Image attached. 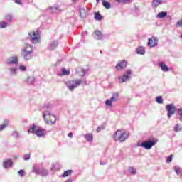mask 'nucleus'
Returning <instances> with one entry per match:
<instances>
[{
  "instance_id": "bb28decb",
  "label": "nucleus",
  "mask_w": 182,
  "mask_h": 182,
  "mask_svg": "<svg viewBox=\"0 0 182 182\" xmlns=\"http://www.w3.org/2000/svg\"><path fill=\"white\" fill-rule=\"evenodd\" d=\"M38 129V127L35 124H33L32 127H29L28 132V133H35L36 130Z\"/></svg>"
},
{
  "instance_id": "9d476101",
  "label": "nucleus",
  "mask_w": 182,
  "mask_h": 182,
  "mask_svg": "<svg viewBox=\"0 0 182 182\" xmlns=\"http://www.w3.org/2000/svg\"><path fill=\"white\" fill-rule=\"evenodd\" d=\"M168 113H167V116L168 119L171 118V116H173V114H174L176 113V106L174 105V104H168L166 105V107Z\"/></svg>"
},
{
  "instance_id": "20e7f679",
  "label": "nucleus",
  "mask_w": 182,
  "mask_h": 182,
  "mask_svg": "<svg viewBox=\"0 0 182 182\" xmlns=\"http://www.w3.org/2000/svg\"><path fill=\"white\" fill-rule=\"evenodd\" d=\"M82 84V80H69L66 82V86L68 87L70 92H73L77 86H80Z\"/></svg>"
},
{
  "instance_id": "a18cd8bd",
  "label": "nucleus",
  "mask_w": 182,
  "mask_h": 182,
  "mask_svg": "<svg viewBox=\"0 0 182 182\" xmlns=\"http://www.w3.org/2000/svg\"><path fill=\"white\" fill-rule=\"evenodd\" d=\"M18 174H19L21 177H23L25 176V171L21 169L18 172Z\"/></svg>"
},
{
  "instance_id": "3c124183",
  "label": "nucleus",
  "mask_w": 182,
  "mask_h": 182,
  "mask_svg": "<svg viewBox=\"0 0 182 182\" xmlns=\"http://www.w3.org/2000/svg\"><path fill=\"white\" fill-rule=\"evenodd\" d=\"M81 72H82V74L81 75L82 77H85V75H86V74L85 73V69L82 68V70H81Z\"/></svg>"
},
{
  "instance_id": "c85d7f7f",
  "label": "nucleus",
  "mask_w": 182,
  "mask_h": 182,
  "mask_svg": "<svg viewBox=\"0 0 182 182\" xmlns=\"http://www.w3.org/2000/svg\"><path fill=\"white\" fill-rule=\"evenodd\" d=\"M72 173H73V170H67L65 171H64V173L62 174V177L65 178V177H69V176H70V174H72Z\"/></svg>"
},
{
  "instance_id": "052dcab7",
  "label": "nucleus",
  "mask_w": 182,
  "mask_h": 182,
  "mask_svg": "<svg viewBox=\"0 0 182 182\" xmlns=\"http://www.w3.org/2000/svg\"><path fill=\"white\" fill-rule=\"evenodd\" d=\"M86 1H87V0H84L85 2H86Z\"/></svg>"
},
{
  "instance_id": "7ed1b4c3",
  "label": "nucleus",
  "mask_w": 182,
  "mask_h": 182,
  "mask_svg": "<svg viewBox=\"0 0 182 182\" xmlns=\"http://www.w3.org/2000/svg\"><path fill=\"white\" fill-rule=\"evenodd\" d=\"M157 144V140L154 138L149 139L146 141H144L141 142V144L139 145V147H143L144 149H146V150H150L153 146H156Z\"/></svg>"
},
{
  "instance_id": "13d9d810",
  "label": "nucleus",
  "mask_w": 182,
  "mask_h": 182,
  "mask_svg": "<svg viewBox=\"0 0 182 182\" xmlns=\"http://www.w3.org/2000/svg\"><path fill=\"white\" fill-rule=\"evenodd\" d=\"M84 33L85 35H87V31H85Z\"/></svg>"
},
{
  "instance_id": "cd10ccee",
  "label": "nucleus",
  "mask_w": 182,
  "mask_h": 182,
  "mask_svg": "<svg viewBox=\"0 0 182 182\" xmlns=\"http://www.w3.org/2000/svg\"><path fill=\"white\" fill-rule=\"evenodd\" d=\"M102 5L106 9H110L112 8V5L109 1H106L105 0H102Z\"/></svg>"
},
{
  "instance_id": "49530a36",
  "label": "nucleus",
  "mask_w": 182,
  "mask_h": 182,
  "mask_svg": "<svg viewBox=\"0 0 182 182\" xmlns=\"http://www.w3.org/2000/svg\"><path fill=\"white\" fill-rule=\"evenodd\" d=\"M53 117L54 118V121H52V119H50V122L51 123V124H55V123H56V117L55 115H53Z\"/></svg>"
},
{
  "instance_id": "4468645a",
  "label": "nucleus",
  "mask_w": 182,
  "mask_h": 182,
  "mask_svg": "<svg viewBox=\"0 0 182 182\" xmlns=\"http://www.w3.org/2000/svg\"><path fill=\"white\" fill-rule=\"evenodd\" d=\"M10 73V76H16L18 75V66H13L7 68Z\"/></svg>"
},
{
  "instance_id": "8fccbe9b",
  "label": "nucleus",
  "mask_w": 182,
  "mask_h": 182,
  "mask_svg": "<svg viewBox=\"0 0 182 182\" xmlns=\"http://www.w3.org/2000/svg\"><path fill=\"white\" fill-rule=\"evenodd\" d=\"M103 129H105V127H98L97 128V133H99V132H100L101 130H103Z\"/></svg>"
},
{
  "instance_id": "f3484780",
  "label": "nucleus",
  "mask_w": 182,
  "mask_h": 182,
  "mask_svg": "<svg viewBox=\"0 0 182 182\" xmlns=\"http://www.w3.org/2000/svg\"><path fill=\"white\" fill-rule=\"evenodd\" d=\"M58 46H59V41H58V40L53 41L49 44L48 49L49 50H55V49H56V48H58Z\"/></svg>"
},
{
  "instance_id": "6e6552de",
  "label": "nucleus",
  "mask_w": 182,
  "mask_h": 182,
  "mask_svg": "<svg viewBox=\"0 0 182 182\" xmlns=\"http://www.w3.org/2000/svg\"><path fill=\"white\" fill-rule=\"evenodd\" d=\"M114 102H119V92L113 93L112 97L105 101V105L108 107H112L113 106L112 103H114Z\"/></svg>"
},
{
  "instance_id": "bf43d9fd",
  "label": "nucleus",
  "mask_w": 182,
  "mask_h": 182,
  "mask_svg": "<svg viewBox=\"0 0 182 182\" xmlns=\"http://www.w3.org/2000/svg\"><path fill=\"white\" fill-rule=\"evenodd\" d=\"M180 38H181V39H182V34H181V36H180Z\"/></svg>"
},
{
  "instance_id": "e433bc0d",
  "label": "nucleus",
  "mask_w": 182,
  "mask_h": 182,
  "mask_svg": "<svg viewBox=\"0 0 182 182\" xmlns=\"http://www.w3.org/2000/svg\"><path fill=\"white\" fill-rule=\"evenodd\" d=\"M118 4H129L131 0H115Z\"/></svg>"
},
{
  "instance_id": "b1692460",
  "label": "nucleus",
  "mask_w": 182,
  "mask_h": 182,
  "mask_svg": "<svg viewBox=\"0 0 182 182\" xmlns=\"http://www.w3.org/2000/svg\"><path fill=\"white\" fill-rule=\"evenodd\" d=\"M14 18V15L11 14H7L4 16V19L6 22H12V19Z\"/></svg>"
},
{
  "instance_id": "c756f323",
  "label": "nucleus",
  "mask_w": 182,
  "mask_h": 182,
  "mask_svg": "<svg viewBox=\"0 0 182 182\" xmlns=\"http://www.w3.org/2000/svg\"><path fill=\"white\" fill-rule=\"evenodd\" d=\"M9 26V23L5 21H0V29H5V28H8Z\"/></svg>"
},
{
  "instance_id": "79ce46f5",
  "label": "nucleus",
  "mask_w": 182,
  "mask_h": 182,
  "mask_svg": "<svg viewBox=\"0 0 182 182\" xmlns=\"http://www.w3.org/2000/svg\"><path fill=\"white\" fill-rule=\"evenodd\" d=\"M19 70H21V72H26V66L25 65H20L18 67Z\"/></svg>"
},
{
  "instance_id": "2eb2a0df",
  "label": "nucleus",
  "mask_w": 182,
  "mask_h": 182,
  "mask_svg": "<svg viewBox=\"0 0 182 182\" xmlns=\"http://www.w3.org/2000/svg\"><path fill=\"white\" fill-rule=\"evenodd\" d=\"M35 134L38 137H43V136H45V134H46V129L37 127V129L35 132Z\"/></svg>"
},
{
  "instance_id": "f03ea898",
  "label": "nucleus",
  "mask_w": 182,
  "mask_h": 182,
  "mask_svg": "<svg viewBox=\"0 0 182 182\" xmlns=\"http://www.w3.org/2000/svg\"><path fill=\"white\" fill-rule=\"evenodd\" d=\"M113 138L115 141L123 143V141H125L127 139L129 138V134L125 132H122V129H118L114 134Z\"/></svg>"
},
{
  "instance_id": "aec40b11",
  "label": "nucleus",
  "mask_w": 182,
  "mask_h": 182,
  "mask_svg": "<svg viewBox=\"0 0 182 182\" xmlns=\"http://www.w3.org/2000/svg\"><path fill=\"white\" fill-rule=\"evenodd\" d=\"M163 4V0H153L152 8H157L159 5Z\"/></svg>"
},
{
  "instance_id": "423d86ee",
  "label": "nucleus",
  "mask_w": 182,
  "mask_h": 182,
  "mask_svg": "<svg viewBox=\"0 0 182 182\" xmlns=\"http://www.w3.org/2000/svg\"><path fill=\"white\" fill-rule=\"evenodd\" d=\"M28 36H30V39L33 43H39V40L41 39V36H39V31H31L28 33Z\"/></svg>"
},
{
  "instance_id": "4c0bfd02",
  "label": "nucleus",
  "mask_w": 182,
  "mask_h": 182,
  "mask_svg": "<svg viewBox=\"0 0 182 182\" xmlns=\"http://www.w3.org/2000/svg\"><path fill=\"white\" fill-rule=\"evenodd\" d=\"M178 114H179V120L182 122V108L178 109Z\"/></svg>"
},
{
  "instance_id": "1a4fd4ad",
  "label": "nucleus",
  "mask_w": 182,
  "mask_h": 182,
  "mask_svg": "<svg viewBox=\"0 0 182 182\" xmlns=\"http://www.w3.org/2000/svg\"><path fill=\"white\" fill-rule=\"evenodd\" d=\"M5 63L9 66H12V65H18V63H19V58H18V55L11 56L5 60Z\"/></svg>"
},
{
  "instance_id": "ddd939ff",
  "label": "nucleus",
  "mask_w": 182,
  "mask_h": 182,
  "mask_svg": "<svg viewBox=\"0 0 182 182\" xmlns=\"http://www.w3.org/2000/svg\"><path fill=\"white\" fill-rule=\"evenodd\" d=\"M159 40L157 39V38L153 37L149 39L148 46H150V48H154L155 46H157Z\"/></svg>"
},
{
  "instance_id": "4d7b16f0",
  "label": "nucleus",
  "mask_w": 182,
  "mask_h": 182,
  "mask_svg": "<svg viewBox=\"0 0 182 182\" xmlns=\"http://www.w3.org/2000/svg\"><path fill=\"white\" fill-rule=\"evenodd\" d=\"M100 0H96V1H97V4H99V1H100Z\"/></svg>"
},
{
  "instance_id": "37998d69",
  "label": "nucleus",
  "mask_w": 182,
  "mask_h": 182,
  "mask_svg": "<svg viewBox=\"0 0 182 182\" xmlns=\"http://www.w3.org/2000/svg\"><path fill=\"white\" fill-rule=\"evenodd\" d=\"M8 126V124L4 123L3 124L0 125V132H2L3 130L5 129V128Z\"/></svg>"
},
{
  "instance_id": "5701e85b",
  "label": "nucleus",
  "mask_w": 182,
  "mask_h": 182,
  "mask_svg": "<svg viewBox=\"0 0 182 182\" xmlns=\"http://www.w3.org/2000/svg\"><path fill=\"white\" fill-rule=\"evenodd\" d=\"M136 52L137 55H144V53H146V50L144 47H139L136 48Z\"/></svg>"
},
{
  "instance_id": "864d4df0",
  "label": "nucleus",
  "mask_w": 182,
  "mask_h": 182,
  "mask_svg": "<svg viewBox=\"0 0 182 182\" xmlns=\"http://www.w3.org/2000/svg\"><path fill=\"white\" fill-rule=\"evenodd\" d=\"M81 83H83V85H87V81H86V80H82V82Z\"/></svg>"
},
{
  "instance_id": "f257e3e1",
  "label": "nucleus",
  "mask_w": 182,
  "mask_h": 182,
  "mask_svg": "<svg viewBox=\"0 0 182 182\" xmlns=\"http://www.w3.org/2000/svg\"><path fill=\"white\" fill-rule=\"evenodd\" d=\"M28 48H33V46L31 44H27L26 46H24L21 50V55L23 59V60H31L33 56H35V54L33 53V50L31 49L29 50Z\"/></svg>"
},
{
  "instance_id": "412c9836",
  "label": "nucleus",
  "mask_w": 182,
  "mask_h": 182,
  "mask_svg": "<svg viewBox=\"0 0 182 182\" xmlns=\"http://www.w3.org/2000/svg\"><path fill=\"white\" fill-rule=\"evenodd\" d=\"M94 33L96 36V39H97L98 41H101V39H103V33H102L100 31L97 30L94 32Z\"/></svg>"
},
{
  "instance_id": "f8f14e48",
  "label": "nucleus",
  "mask_w": 182,
  "mask_h": 182,
  "mask_svg": "<svg viewBox=\"0 0 182 182\" xmlns=\"http://www.w3.org/2000/svg\"><path fill=\"white\" fill-rule=\"evenodd\" d=\"M14 164V161L11 159H6L3 161V168L6 170V168H10V167H12Z\"/></svg>"
},
{
  "instance_id": "c9c22d12",
  "label": "nucleus",
  "mask_w": 182,
  "mask_h": 182,
  "mask_svg": "<svg viewBox=\"0 0 182 182\" xmlns=\"http://www.w3.org/2000/svg\"><path fill=\"white\" fill-rule=\"evenodd\" d=\"M163 102H164V100L162 96H157L156 97V102L159 103V105H162Z\"/></svg>"
},
{
  "instance_id": "de8ad7c7",
  "label": "nucleus",
  "mask_w": 182,
  "mask_h": 182,
  "mask_svg": "<svg viewBox=\"0 0 182 182\" xmlns=\"http://www.w3.org/2000/svg\"><path fill=\"white\" fill-rule=\"evenodd\" d=\"M52 107V104H46L44 105L45 109H50Z\"/></svg>"
},
{
  "instance_id": "0eeeda50",
  "label": "nucleus",
  "mask_w": 182,
  "mask_h": 182,
  "mask_svg": "<svg viewBox=\"0 0 182 182\" xmlns=\"http://www.w3.org/2000/svg\"><path fill=\"white\" fill-rule=\"evenodd\" d=\"M133 75V70H127L123 75L119 77V80L120 83H125L127 80H130V77Z\"/></svg>"
},
{
  "instance_id": "a878e982",
  "label": "nucleus",
  "mask_w": 182,
  "mask_h": 182,
  "mask_svg": "<svg viewBox=\"0 0 182 182\" xmlns=\"http://www.w3.org/2000/svg\"><path fill=\"white\" fill-rule=\"evenodd\" d=\"M166 16H167V11H162L157 14L156 18H159V19H163V18H166Z\"/></svg>"
},
{
  "instance_id": "39448f33",
  "label": "nucleus",
  "mask_w": 182,
  "mask_h": 182,
  "mask_svg": "<svg viewBox=\"0 0 182 182\" xmlns=\"http://www.w3.org/2000/svg\"><path fill=\"white\" fill-rule=\"evenodd\" d=\"M33 172L36 173L38 176H42L43 177H45L49 174V171H48V169L40 170L38 164H35L33 166Z\"/></svg>"
},
{
  "instance_id": "4be33fe9",
  "label": "nucleus",
  "mask_w": 182,
  "mask_h": 182,
  "mask_svg": "<svg viewBox=\"0 0 182 182\" xmlns=\"http://www.w3.org/2000/svg\"><path fill=\"white\" fill-rule=\"evenodd\" d=\"M84 137L87 141H90V143H92L93 141V134H86L84 135Z\"/></svg>"
},
{
  "instance_id": "a211bd4d",
  "label": "nucleus",
  "mask_w": 182,
  "mask_h": 182,
  "mask_svg": "<svg viewBox=\"0 0 182 182\" xmlns=\"http://www.w3.org/2000/svg\"><path fill=\"white\" fill-rule=\"evenodd\" d=\"M158 65L159 66V68H161L162 72H169L170 71V68H168V66H167V65H166V63H164L163 62H159L158 63Z\"/></svg>"
},
{
  "instance_id": "6ab92c4d",
  "label": "nucleus",
  "mask_w": 182,
  "mask_h": 182,
  "mask_svg": "<svg viewBox=\"0 0 182 182\" xmlns=\"http://www.w3.org/2000/svg\"><path fill=\"white\" fill-rule=\"evenodd\" d=\"M80 16L82 19H85L87 16V10L85 9V8H80L79 9Z\"/></svg>"
},
{
  "instance_id": "09e8293b",
  "label": "nucleus",
  "mask_w": 182,
  "mask_h": 182,
  "mask_svg": "<svg viewBox=\"0 0 182 182\" xmlns=\"http://www.w3.org/2000/svg\"><path fill=\"white\" fill-rule=\"evenodd\" d=\"M15 4H17L18 5H22V1L21 0H13Z\"/></svg>"
},
{
  "instance_id": "58836bf2",
  "label": "nucleus",
  "mask_w": 182,
  "mask_h": 182,
  "mask_svg": "<svg viewBox=\"0 0 182 182\" xmlns=\"http://www.w3.org/2000/svg\"><path fill=\"white\" fill-rule=\"evenodd\" d=\"M24 161H28V160H31V154H25L23 156Z\"/></svg>"
},
{
  "instance_id": "473e14b6",
  "label": "nucleus",
  "mask_w": 182,
  "mask_h": 182,
  "mask_svg": "<svg viewBox=\"0 0 182 182\" xmlns=\"http://www.w3.org/2000/svg\"><path fill=\"white\" fill-rule=\"evenodd\" d=\"M128 173H129L130 174H132V176H134V174H136V173H137V170L134 168H133V166H130L128 168Z\"/></svg>"
},
{
  "instance_id": "6e6d98bb",
  "label": "nucleus",
  "mask_w": 182,
  "mask_h": 182,
  "mask_svg": "<svg viewBox=\"0 0 182 182\" xmlns=\"http://www.w3.org/2000/svg\"><path fill=\"white\" fill-rule=\"evenodd\" d=\"M100 164H101L102 166H103L105 164L102 163V161H100Z\"/></svg>"
},
{
  "instance_id": "c03bdc74",
  "label": "nucleus",
  "mask_w": 182,
  "mask_h": 182,
  "mask_svg": "<svg viewBox=\"0 0 182 182\" xmlns=\"http://www.w3.org/2000/svg\"><path fill=\"white\" fill-rule=\"evenodd\" d=\"M173 161V155H170L166 158V163H171Z\"/></svg>"
},
{
  "instance_id": "603ef678",
  "label": "nucleus",
  "mask_w": 182,
  "mask_h": 182,
  "mask_svg": "<svg viewBox=\"0 0 182 182\" xmlns=\"http://www.w3.org/2000/svg\"><path fill=\"white\" fill-rule=\"evenodd\" d=\"M68 137H70V139H72V137H73V134L72 132L68 133Z\"/></svg>"
},
{
  "instance_id": "f704fd0d",
  "label": "nucleus",
  "mask_w": 182,
  "mask_h": 182,
  "mask_svg": "<svg viewBox=\"0 0 182 182\" xmlns=\"http://www.w3.org/2000/svg\"><path fill=\"white\" fill-rule=\"evenodd\" d=\"M34 81H35V77L31 76V77H28L26 82L28 85H32V83H33Z\"/></svg>"
},
{
  "instance_id": "a19ab883",
  "label": "nucleus",
  "mask_w": 182,
  "mask_h": 182,
  "mask_svg": "<svg viewBox=\"0 0 182 182\" xmlns=\"http://www.w3.org/2000/svg\"><path fill=\"white\" fill-rule=\"evenodd\" d=\"M174 170H175L176 174H177L178 176H180V174L181 173V171H180V170H181V169H180V166H175V167H174Z\"/></svg>"
},
{
  "instance_id": "72a5a7b5",
  "label": "nucleus",
  "mask_w": 182,
  "mask_h": 182,
  "mask_svg": "<svg viewBox=\"0 0 182 182\" xmlns=\"http://www.w3.org/2000/svg\"><path fill=\"white\" fill-rule=\"evenodd\" d=\"M61 71H62V75H63L64 76H68V75L70 74V70H67L66 68H62Z\"/></svg>"
},
{
  "instance_id": "7c9ffc66",
  "label": "nucleus",
  "mask_w": 182,
  "mask_h": 182,
  "mask_svg": "<svg viewBox=\"0 0 182 182\" xmlns=\"http://www.w3.org/2000/svg\"><path fill=\"white\" fill-rule=\"evenodd\" d=\"M173 130L174 132H176V133H178V132H181L182 130L181 124H176L173 128Z\"/></svg>"
},
{
  "instance_id": "5fc2aeb1",
  "label": "nucleus",
  "mask_w": 182,
  "mask_h": 182,
  "mask_svg": "<svg viewBox=\"0 0 182 182\" xmlns=\"http://www.w3.org/2000/svg\"><path fill=\"white\" fill-rule=\"evenodd\" d=\"M87 72H89V69L85 70V74L87 73Z\"/></svg>"
},
{
  "instance_id": "393cba45",
  "label": "nucleus",
  "mask_w": 182,
  "mask_h": 182,
  "mask_svg": "<svg viewBox=\"0 0 182 182\" xmlns=\"http://www.w3.org/2000/svg\"><path fill=\"white\" fill-rule=\"evenodd\" d=\"M46 116H52L49 111H44L43 112V117L46 123H49V119H46Z\"/></svg>"
},
{
  "instance_id": "dca6fc26",
  "label": "nucleus",
  "mask_w": 182,
  "mask_h": 182,
  "mask_svg": "<svg viewBox=\"0 0 182 182\" xmlns=\"http://www.w3.org/2000/svg\"><path fill=\"white\" fill-rule=\"evenodd\" d=\"M47 11H48L50 14H59V12H60L62 10H60V7L58 6H54L48 8Z\"/></svg>"
},
{
  "instance_id": "2f4dec72",
  "label": "nucleus",
  "mask_w": 182,
  "mask_h": 182,
  "mask_svg": "<svg viewBox=\"0 0 182 182\" xmlns=\"http://www.w3.org/2000/svg\"><path fill=\"white\" fill-rule=\"evenodd\" d=\"M95 19L96 21H102V19H103V16H102V14H100V13L96 12L95 14Z\"/></svg>"
},
{
  "instance_id": "9b49d317",
  "label": "nucleus",
  "mask_w": 182,
  "mask_h": 182,
  "mask_svg": "<svg viewBox=\"0 0 182 182\" xmlns=\"http://www.w3.org/2000/svg\"><path fill=\"white\" fill-rule=\"evenodd\" d=\"M127 66V61L123 60L117 63V65L115 66V69L117 70H123V69H126Z\"/></svg>"
},
{
  "instance_id": "ea45409f",
  "label": "nucleus",
  "mask_w": 182,
  "mask_h": 182,
  "mask_svg": "<svg viewBox=\"0 0 182 182\" xmlns=\"http://www.w3.org/2000/svg\"><path fill=\"white\" fill-rule=\"evenodd\" d=\"M12 136L15 137V139H19V133H18L16 131H14L12 132Z\"/></svg>"
}]
</instances>
